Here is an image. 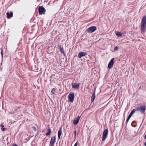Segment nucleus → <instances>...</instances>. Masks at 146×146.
I'll return each instance as SVG.
<instances>
[{
  "label": "nucleus",
  "mask_w": 146,
  "mask_h": 146,
  "mask_svg": "<svg viewBox=\"0 0 146 146\" xmlns=\"http://www.w3.org/2000/svg\"><path fill=\"white\" fill-rule=\"evenodd\" d=\"M141 29L143 32L146 30V16L143 17L141 22Z\"/></svg>",
  "instance_id": "nucleus-1"
},
{
  "label": "nucleus",
  "mask_w": 146,
  "mask_h": 146,
  "mask_svg": "<svg viewBox=\"0 0 146 146\" xmlns=\"http://www.w3.org/2000/svg\"><path fill=\"white\" fill-rule=\"evenodd\" d=\"M146 109V107L145 105H143L141 106L140 107L137 108L136 110L141 112L142 113H143L145 112Z\"/></svg>",
  "instance_id": "nucleus-2"
},
{
  "label": "nucleus",
  "mask_w": 146,
  "mask_h": 146,
  "mask_svg": "<svg viewBox=\"0 0 146 146\" xmlns=\"http://www.w3.org/2000/svg\"><path fill=\"white\" fill-rule=\"evenodd\" d=\"M38 11L39 15H42L45 13L46 10L43 7L40 6L38 7Z\"/></svg>",
  "instance_id": "nucleus-3"
},
{
  "label": "nucleus",
  "mask_w": 146,
  "mask_h": 146,
  "mask_svg": "<svg viewBox=\"0 0 146 146\" xmlns=\"http://www.w3.org/2000/svg\"><path fill=\"white\" fill-rule=\"evenodd\" d=\"M96 29L97 28L96 26H93L88 28L86 31L88 32L89 33H91L94 32Z\"/></svg>",
  "instance_id": "nucleus-4"
},
{
  "label": "nucleus",
  "mask_w": 146,
  "mask_h": 146,
  "mask_svg": "<svg viewBox=\"0 0 146 146\" xmlns=\"http://www.w3.org/2000/svg\"><path fill=\"white\" fill-rule=\"evenodd\" d=\"M108 133V129H106L104 131L102 136V141H104L106 139L107 137V135Z\"/></svg>",
  "instance_id": "nucleus-5"
},
{
  "label": "nucleus",
  "mask_w": 146,
  "mask_h": 146,
  "mask_svg": "<svg viewBox=\"0 0 146 146\" xmlns=\"http://www.w3.org/2000/svg\"><path fill=\"white\" fill-rule=\"evenodd\" d=\"M68 100L70 101L72 103L74 101V93H70L68 95Z\"/></svg>",
  "instance_id": "nucleus-6"
},
{
  "label": "nucleus",
  "mask_w": 146,
  "mask_h": 146,
  "mask_svg": "<svg viewBox=\"0 0 146 146\" xmlns=\"http://www.w3.org/2000/svg\"><path fill=\"white\" fill-rule=\"evenodd\" d=\"M56 135H54L51 137L49 146H53L54 144V142L56 139Z\"/></svg>",
  "instance_id": "nucleus-7"
},
{
  "label": "nucleus",
  "mask_w": 146,
  "mask_h": 146,
  "mask_svg": "<svg viewBox=\"0 0 146 146\" xmlns=\"http://www.w3.org/2000/svg\"><path fill=\"white\" fill-rule=\"evenodd\" d=\"M114 58L111 59L109 62L108 65V68L109 69H110L113 66L114 64Z\"/></svg>",
  "instance_id": "nucleus-8"
},
{
  "label": "nucleus",
  "mask_w": 146,
  "mask_h": 146,
  "mask_svg": "<svg viewBox=\"0 0 146 146\" xmlns=\"http://www.w3.org/2000/svg\"><path fill=\"white\" fill-rule=\"evenodd\" d=\"M87 55V53L86 52H79L78 54V57L79 58H81L82 57L86 56Z\"/></svg>",
  "instance_id": "nucleus-9"
},
{
  "label": "nucleus",
  "mask_w": 146,
  "mask_h": 146,
  "mask_svg": "<svg viewBox=\"0 0 146 146\" xmlns=\"http://www.w3.org/2000/svg\"><path fill=\"white\" fill-rule=\"evenodd\" d=\"M80 83H77L76 84L75 83H73L72 84V86L73 88L75 89H77L80 86Z\"/></svg>",
  "instance_id": "nucleus-10"
},
{
  "label": "nucleus",
  "mask_w": 146,
  "mask_h": 146,
  "mask_svg": "<svg viewBox=\"0 0 146 146\" xmlns=\"http://www.w3.org/2000/svg\"><path fill=\"white\" fill-rule=\"evenodd\" d=\"M58 46L59 48V50L62 53L64 54V56H66V54L65 53L64 51V48L63 47L62 48L60 45H58Z\"/></svg>",
  "instance_id": "nucleus-11"
},
{
  "label": "nucleus",
  "mask_w": 146,
  "mask_h": 146,
  "mask_svg": "<svg viewBox=\"0 0 146 146\" xmlns=\"http://www.w3.org/2000/svg\"><path fill=\"white\" fill-rule=\"evenodd\" d=\"M80 118V116H78L77 118H76L74 119L73 121V123L74 125H76L78 124Z\"/></svg>",
  "instance_id": "nucleus-12"
},
{
  "label": "nucleus",
  "mask_w": 146,
  "mask_h": 146,
  "mask_svg": "<svg viewBox=\"0 0 146 146\" xmlns=\"http://www.w3.org/2000/svg\"><path fill=\"white\" fill-rule=\"evenodd\" d=\"M96 98L95 94V92L92 93V96L91 97V101L92 102L94 101V99Z\"/></svg>",
  "instance_id": "nucleus-13"
},
{
  "label": "nucleus",
  "mask_w": 146,
  "mask_h": 146,
  "mask_svg": "<svg viewBox=\"0 0 146 146\" xmlns=\"http://www.w3.org/2000/svg\"><path fill=\"white\" fill-rule=\"evenodd\" d=\"M7 17L8 18L11 17H13V14L12 12H10L9 13V12H7Z\"/></svg>",
  "instance_id": "nucleus-14"
},
{
  "label": "nucleus",
  "mask_w": 146,
  "mask_h": 146,
  "mask_svg": "<svg viewBox=\"0 0 146 146\" xmlns=\"http://www.w3.org/2000/svg\"><path fill=\"white\" fill-rule=\"evenodd\" d=\"M62 129L61 128H60V129L58 131V139H59L60 138V135L62 134Z\"/></svg>",
  "instance_id": "nucleus-15"
},
{
  "label": "nucleus",
  "mask_w": 146,
  "mask_h": 146,
  "mask_svg": "<svg viewBox=\"0 0 146 146\" xmlns=\"http://www.w3.org/2000/svg\"><path fill=\"white\" fill-rule=\"evenodd\" d=\"M48 132L46 133V135L47 136H48L50 135L51 133V129L49 127L48 129Z\"/></svg>",
  "instance_id": "nucleus-16"
},
{
  "label": "nucleus",
  "mask_w": 146,
  "mask_h": 146,
  "mask_svg": "<svg viewBox=\"0 0 146 146\" xmlns=\"http://www.w3.org/2000/svg\"><path fill=\"white\" fill-rule=\"evenodd\" d=\"M135 111V109H133V110H132L130 113V114L129 115V116L130 117H131L132 115L134 113Z\"/></svg>",
  "instance_id": "nucleus-17"
},
{
  "label": "nucleus",
  "mask_w": 146,
  "mask_h": 146,
  "mask_svg": "<svg viewBox=\"0 0 146 146\" xmlns=\"http://www.w3.org/2000/svg\"><path fill=\"white\" fill-rule=\"evenodd\" d=\"M115 34L116 35L118 36H119V37H120V36H122V33L121 32H117L116 33H115Z\"/></svg>",
  "instance_id": "nucleus-18"
},
{
  "label": "nucleus",
  "mask_w": 146,
  "mask_h": 146,
  "mask_svg": "<svg viewBox=\"0 0 146 146\" xmlns=\"http://www.w3.org/2000/svg\"><path fill=\"white\" fill-rule=\"evenodd\" d=\"M56 89V88H53L51 91V92L53 94H55V90Z\"/></svg>",
  "instance_id": "nucleus-19"
},
{
  "label": "nucleus",
  "mask_w": 146,
  "mask_h": 146,
  "mask_svg": "<svg viewBox=\"0 0 146 146\" xmlns=\"http://www.w3.org/2000/svg\"><path fill=\"white\" fill-rule=\"evenodd\" d=\"M32 128L35 131H36V127L35 126H33L32 127Z\"/></svg>",
  "instance_id": "nucleus-20"
},
{
  "label": "nucleus",
  "mask_w": 146,
  "mask_h": 146,
  "mask_svg": "<svg viewBox=\"0 0 146 146\" xmlns=\"http://www.w3.org/2000/svg\"><path fill=\"white\" fill-rule=\"evenodd\" d=\"M118 49V47L117 46H116L114 49V50L115 51L117 50Z\"/></svg>",
  "instance_id": "nucleus-21"
},
{
  "label": "nucleus",
  "mask_w": 146,
  "mask_h": 146,
  "mask_svg": "<svg viewBox=\"0 0 146 146\" xmlns=\"http://www.w3.org/2000/svg\"><path fill=\"white\" fill-rule=\"evenodd\" d=\"M1 54L2 57L3 58V50L2 49L1 51Z\"/></svg>",
  "instance_id": "nucleus-22"
},
{
  "label": "nucleus",
  "mask_w": 146,
  "mask_h": 146,
  "mask_svg": "<svg viewBox=\"0 0 146 146\" xmlns=\"http://www.w3.org/2000/svg\"><path fill=\"white\" fill-rule=\"evenodd\" d=\"M76 133H77L76 130H75L74 131V133L75 134V137L76 136Z\"/></svg>",
  "instance_id": "nucleus-23"
},
{
  "label": "nucleus",
  "mask_w": 146,
  "mask_h": 146,
  "mask_svg": "<svg viewBox=\"0 0 146 146\" xmlns=\"http://www.w3.org/2000/svg\"><path fill=\"white\" fill-rule=\"evenodd\" d=\"M77 145H78V143L77 142H76L75 145H74V146H77Z\"/></svg>",
  "instance_id": "nucleus-24"
},
{
  "label": "nucleus",
  "mask_w": 146,
  "mask_h": 146,
  "mask_svg": "<svg viewBox=\"0 0 146 146\" xmlns=\"http://www.w3.org/2000/svg\"><path fill=\"white\" fill-rule=\"evenodd\" d=\"M6 128H1V129L2 131H4L5 129Z\"/></svg>",
  "instance_id": "nucleus-25"
},
{
  "label": "nucleus",
  "mask_w": 146,
  "mask_h": 146,
  "mask_svg": "<svg viewBox=\"0 0 146 146\" xmlns=\"http://www.w3.org/2000/svg\"><path fill=\"white\" fill-rule=\"evenodd\" d=\"M131 117H130L129 116H128L127 119L128 120H129V119H130V118H131Z\"/></svg>",
  "instance_id": "nucleus-26"
},
{
  "label": "nucleus",
  "mask_w": 146,
  "mask_h": 146,
  "mask_svg": "<svg viewBox=\"0 0 146 146\" xmlns=\"http://www.w3.org/2000/svg\"><path fill=\"white\" fill-rule=\"evenodd\" d=\"M1 127H4V125L3 124H1Z\"/></svg>",
  "instance_id": "nucleus-27"
},
{
  "label": "nucleus",
  "mask_w": 146,
  "mask_h": 146,
  "mask_svg": "<svg viewBox=\"0 0 146 146\" xmlns=\"http://www.w3.org/2000/svg\"><path fill=\"white\" fill-rule=\"evenodd\" d=\"M12 146H18V145L16 144L13 145Z\"/></svg>",
  "instance_id": "nucleus-28"
},
{
  "label": "nucleus",
  "mask_w": 146,
  "mask_h": 146,
  "mask_svg": "<svg viewBox=\"0 0 146 146\" xmlns=\"http://www.w3.org/2000/svg\"><path fill=\"white\" fill-rule=\"evenodd\" d=\"M129 120H128L127 119L126 120V123H127V122H128V121H129Z\"/></svg>",
  "instance_id": "nucleus-29"
},
{
  "label": "nucleus",
  "mask_w": 146,
  "mask_h": 146,
  "mask_svg": "<svg viewBox=\"0 0 146 146\" xmlns=\"http://www.w3.org/2000/svg\"><path fill=\"white\" fill-rule=\"evenodd\" d=\"M144 145L145 146H146V142H145L144 143Z\"/></svg>",
  "instance_id": "nucleus-30"
},
{
  "label": "nucleus",
  "mask_w": 146,
  "mask_h": 146,
  "mask_svg": "<svg viewBox=\"0 0 146 146\" xmlns=\"http://www.w3.org/2000/svg\"><path fill=\"white\" fill-rule=\"evenodd\" d=\"M145 138L146 139V134L145 136Z\"/></svg>",
  "instance_id": "nucleus-31"
}]
</instances>
